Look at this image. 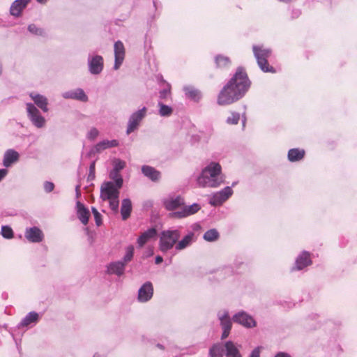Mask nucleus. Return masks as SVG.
I'll use <instances>...</instances> for the list:
<instances>
[{"label":"nucleus","mask_w":357,"mask_h":357,"mask_svg":"<svg viewBox=\"0 0 357 357\" xmlns=\"http://www.w3.org/2000/svg\"><path fill=\"white\" fill-rule=\"evenodd\" d=\"M157 231L155 228H150L143 232L137 238V244L139 248L143 247L151 239L156 236Z\"/></svg>","instance_id":"nucleus-17"},{"label":"nucleus","mask_w":357,"mask_h":357,"mask_svg":"<svg viewBox=\"0 0 357 357\" xmlns=\"http://www.w3.org/2000/svg\"><path fill=\"white\" fill-rule=\"evenodd\" d=\"M233 320L234 322L238 323L248 328L254 327L256 325L254 319L244 312L236 314L233 317Z\"/></svg>","instance_id":"nucleus-12"},{"label":"nucleus","mask_w":357,"mask_h":357,"mask_svg":"<svg viewBox=\"0 0 357 357\" xmlns=\"http://www.w3.org/2000/svg\"><path fill=\"white\" fill-rule=\"evenodd\" d=\"M94 219L96 221V224L97 226H100L102 224V215L100 213L99 214H95Z\"/></svg>","instance_id":"nucleus-48"},{"label":"nucleus","mask_w":357,"mask_h":357,"mask_svg":"<svg viewBox=\"0 0 357 357\" xmlns=\"http://www.w3.org/2000/svg\"><path fill=\"white\" fill-rule=\"evenodd\" d=\"M275 357H291V356L284 352H279L275 356Z\"/></svg>","instance_id":"nucleus-51"},{"label":"nucleus","mask_w":357,"mask_h":357,"mask_svg":"<svg viewBox=\"0 0 357 357\" xmlns=\"http://www.w3.org/2000/svg\"><path fill=\"white\" fill-rule=\"evenodd\" d=\"M203 238L208 242L215 241L219 238V233L215 229H211L205 232Z\"/></svg>","instance_id":"nucleus-35"},{"label":"nucleus","mask_w":357,"mask_h":357,"mask_svg":"<svg viewBox=\"0 0 357 357\" xmlns=\"http://www.w3.org/2000/svg\"><path fill=\"white\" fill-rule=\"evenodd\" d=\"M261 347H256L250 354V357H260Z\"/></svg>","instance_id":"nucleus-46"},{"label":"nucleus","mask_w":357,"mask_h":357,"mask_svg":"<svg viewBox=\"0 0 357 357\" xmlns=\"http://www.w3.org/2000/svg\"><path fill=\"white\" fill-rule=\"evenodd\" d=\"M8 171L6 169H0V181L6 176Z\"/></svg>","instance_id":"nucleus-49"},{"label":"nucleus","mask_w":357,"mask_h":357,"mask_svg":"<svg viewBox=\"0 0 357 357\" xmlns=\"http://www.w3.org/2000/svg\"><path fill=\"white\" fill-rule=\"evenodd\" d=\"M89 68L91 74L98 75L103 68V59L101 56L96 55L89 58Z\"/></svg>","instance_id":"nucleus-11"},{"label":"nucleus","mask_w":357,"mask_h":357,"mask_svg":"<svg viewBox=\"0 0 357 357\" xmlns=\"http://www.w3.org/2000/svg\"><path fill=\"white\" fill-rule=\"evenodd\" d=\"M95 176V161H93L89 167V176L94 177Z\"/></svg>","instance_id":"nucleus-47"},{"label":"nucleus","mask_w":357,"mask_h":357,"mask_svg":"<svg viewBox=\"0 0 357 357\" xmlns=\"http://www.w3.org/2000/svg\"><path fill=\"white\" fill-rule=\"evenodd\" d=\"M184 91L185 92L186 96L188 98H190L195 101H197L201 98L200 92L197 89H196L192 86H185L184 88Z\"/></svg>","instance_id":"nucleus-33"},{"label":"nucleus","mask_w":357,"mask_h":357,"mask_svg":"<svg viewBox=\"0 0 357 357\" xmlns=\"http://www.w3.org/2000/svg\"><path fill=\"white\" fill-rule=\"evenodd\" d=\"M250 86L247 74L241 68H238L234 77L220 91L218 103L229 105L241 98Z\"/></svg>","instance_id":"nucleus-1"},{"label":"nucleus","mask_w":357,"mask_h":357,"mask_svg":"<svg viewBox=\"0 0 357 357\" xmlns=\"http://www.w3.org/2000/svg\"><path fill=\"white\" fill-rule=\"evenodd\" d=\"M39 320V315L36 312H31L19 324L20 327L29 326L31 324H36Z\"/></svg>","instance_id":"nucleus-27"},{"label":"nucleus","mask_w":357,"mask_h":357,"mask_svg":"<svg viewBox=\"0 0 357 357\" xmlns=\"http://www.w3.org/2000/svg\"><path fill=\"white\" fill-rule=\"evenodd\" d=\"M170 93V86L167 85V88L160 91V98L165 99Z\"/></svg>","instance_id":"nucleus-44"},{"label":"nucleus","mask_w":357,"mask_h":357,"mask_svg":"<svg viewBox=\"0 0 357 357\" xmlns=\"http://www.w3.org/2000/svg\"><path fill=\"white\" fill-rule=\"evenodd\" d=\"M146 114V107H145L132 114L128 123L127 134L132 132L138 128L140 122L145 117Z\"/></svg>","instance_id":"nucleus-7"},{"label":"nucleus","mask_w":357,"mask_h":357,"mask_svg":"<svg viewBox=\"0 0 357 357\" xmlns=\"http://www.w3.org/2000/svg\"><path fill=\"white\" fill-rule=\"evenodd\" d=\"M199 225L198 224H196V225H195L193 226V229H197V228H199Z\"/></svg>","instance_id":"nucleus-56"},{"label":"nucleus","mask_w":357,"mask_h":357,"mask_svg":"<svg viewBox=\"0 0 357 357\" xmlns=\"http://www.w3.org/2000/svg\"><path fill=\"white\" fill-rule=\"evenodd\" d=\"M63 97L65 98L75 99L83 102H86L88 100L87 96L82 89H77L73 91L65 92L63 94Z\"/></svg>","instance_id":"nucleus-19"},{"label":"nucleus","mask_w":357,"mask_h":357,"mask_svg":"<svg viewBox=\"0 0 357 357\" xmlns=\"http://www.w3.org/2000/svg\"><path fill=\"white\" fill-rule=\"evenodd\" d=\"M30 97L34 101L35 104L38 107H40L44 112H47L48 111L47 100L45 96L40 94L31 93L30 94Z\"/></svg>","instance_id":"nucleus-25"},{"label":"nucleus","mask_w":357,"mask_h":357,"mask_svg":"<svg viewBox=\"0 0 357 357\" xmlns=\"http://www.w3.org/2000/svg\"><path fill=\"white\" fill-rule=\"evenodd\" d=\"M162 261H163V259H162V257L161 256L158 255V256H157L155 257V262L156 264H159L162 263Z\"/></svg>","instance_id":"nucleus-52"},{"label":"nucleus","mask_w":357,"mask_h":357,"mask_svg":"<svg viewBox=\"0 0 357 357\" xmlns=\"http://www.w3.org/2000/svg\"><path fill=\"white\" fill-rule=\"evenodd\" d=\"M19 154L14 150H8L6 152L3 157V165L6 167H10L13 162L18 160Z\"/></svg>","instance_id":"nucleus-29"},{"label":"nucleus","mask_w":357,"mask_h":357,"mask_svg":"<svg viewBox=\"0 0 357 357\" xmlns=\"http://www.w3.org/2000/svg\"><path fill=\"white\" fill-rule=\"evenodd\" d=\"M226 357H242L238 348L231 341H227L225 343Z\"/></svg>","instance_id":"nucleus-22"},{"label":"nucleus","mask_w":357,"mask_h":357,"mask_svg":"<svg viewBox=\"0 0 357 357\" xmlns=\"http://www.w3.org/2000/svg\"><path fill=\"white\" fill-rule=\"evenodd\" d=\"M79 185H77L76 186V195H77V197H78L79 195H80V192H79Z\"/></svg>","instance_id":"nucleus-55"},{"label":"nucleus","mask_w":357,"mask_h":357,"mask_svg":"<svg viewBox=\"0 0 357 357\" xmlns=\"http://www.w3.org/2000/svg\"><path fill=\"white\" fill-rule=\"evenodd\" d=\"M77 216L81 222L86 225L88 224L90 213L83 204L79 202H77Z\"/></svg>","instance_id":"nucleus-20"},{"label":"nucleus","mask_w":357,"mask_h":357,"mask_svg":"<svg viewBox=\"0 0 357 357\" xmlns=\"http://www.w3.org/2000/svg\"><path fill=\"white\" fill-rule=\"evenodd\" d=\"M1 234L6 238H11L13 236V231L9 226H2Z\"/></svg>","instance_id":"nucleus-40"},{"label":"nucleus","mask_w":357,"mask_h":357,"mask_svg":"<svg viewBox=\"0 0 357 357\" xmlns=\"http://www.w3.org/2000/svg\"><path fill=\"white\" fill-rule=\"evenodd\" d=\"M240 115L238 113L233 112L231 116L227 119V123L229 124L235 125L238 123Z\"/></svg>","instance_id":"nucleus-41"},{"label":"nucleus","mask_w":357,"mask_h":357,"mask_svg":"<svg viewBox=\"0 0 357 357\" xmlns=\"http://www.w3.org/2000/svg\"><path fill=\"white\" fill-rule=\"evenodd\" d=\"M159 109V114L161 116H169L173 112V109L171 107L164 105L161 102H158Z\"/></svg>","instance_id":"nucleus-36"},{"label":"nucleus","mask_w":357,"mask_h":357,"mask_svg":"<svg viewBox=\"0 0 357 357\" xmlns=\"http://www.w3.org/2000/svg\"><path fill=\"white\" fill-rule=\"evenodd\" d=\"M28 116L32 123L37 128H43L45 124V119L40 114L38 109L32 104H26Z\"/></svg>","instance_id":"nucleus-6"},{"label":"nucleus","mask_w":357,"mask_h":357,"mask_svg":"<svg viewBox=\"0 0 357 357\" xmlns=\"http://www.w3.org/2000/svg\"><path fill=\"white\" fill-rule=\"evenodd\" d=\"M304 155L305 151L303 150L292 149L288 152V159L291 162L298 161L301 160L304 157Z\"/></svg>","instance_id":"nucleus-32"},{"label":"nucleus","mask_w":357,"mask_h":357,"mask_svg":"<svg viewBox=\"0 0 357 357\" xmlns=\"http://www.w3.org/2000/svg\"><path fill=\"white\" fill-rule=\"evenodd\" d=\"M126 167V162L120 159L113 160V169L115 171L121 172Z\"/></svg>","instance_id":"nucleus-39"},{"label":"nucleus","mask_w":357,"mask_h":357,"mask_svg":"<svg viewBox=\"0 0 357 357\" xmlns=\"http://www.w3.org/2000/svg\"><path fill=\"white\" fill-rule=\"evenodd\" d=\"M158 347L159 348H160V349H162V345H160V344H158Z\"/></svg>","instance_id":"nucleus-58"},{"label":"nucleus","mask_w":357,"mask_h":357,"mask_svg":"<svg viewBox=\"0 0 357 357\" xmlns=\"http://www.w3.org/2000/svg\"><path fill=\"white\" fill-rule=\"evenodd\" d=\"M25 237L30 242L39 243L42 241L43 234L39 228L33 227L26 229Z\"/></svg>","instance_id":"nucleus-14"},{"label":"nucleus","mask_w":357,"mask_h":357,"mask_svg":"<svg viewBox=\"0 0 357 357\" xmlns=\"http://www.w3.org/2000/svg\"><path fill=\"white\" fill-rule=\"evenodd\" d=\"M310 264H311L310 253L307 252H303L296 260V269L302 270Z\"/></svg>","instance_id":"nucleus-23"},{"label":"nucleus","mask_w":357,"mask_h":357,"mask_svg":"<svg viewBox=\"0 0 357 357\" xmlns=\"http://www.w3.org/2000/svg\"><path fill=\"white\" fill-rule=\"evenodd\" d=\"M196 241V236L194 232L190 231L187 235L183 236V238L177 241L176 244L175 249L177 251H181L191 245Z\"/></svg>","instance_id":"nucleus-15"},{"label":"nucleus","mask_w":357,"mask_h":357,"mask_svg":"<svg viewBox=\"0 0 357 357\" xmlns=\"http://www.w3.org/2000/svg\"><path fill=\"white\" fill-rule=\"evenodd\" d=\"M153 289L152 284L147 282L144 284L138 291V299L141 302H146L150 300L153 296Z\"/></svg>","instance_id":"nucleus-13"},{"label":"nucleus","mask_w":357,"mask_h":357,"mask_svg":"<svg viewBox=\"0 0 357 357\" xmlns=\"http://www.w3.org/2000/svg\"><path fill=\"white\" fill-rule=\"evenodd\" d=\"M114 56L115 62L114 68L118 70L122 64L125 57V47L123 43L120 40L114 43Z\"/></svg>","instance_id":"nucleus-10"},{"label":"nucleus","mask_w":357,"mask_h":357,"mask_svg":"<svg viewBox=\"0 0 357 357\" xmlns=\"http://www.w3.org/2000/svg\"><path fill=\"white\" fill-rule=\"evenodd\" d=\"M142 172L145 176L148 177L153 181H157L160 178V172L157 171L155 168H153L151 166H148V165L142 166Z\"/></svg>","instance_id":"nucleus-24"},{"label":"nucleus","mask_w":357,"mask_h":357,"mask_svg":"<svg viewBox=\"0 0 357 357\" xmlns=\"http://www.w3.org/2000/svg\"><path fill=\"white\" fill-rule=\"evenodd\" d=\"M225 353V345L215 344L211 347L209 350L211 357H222Z\"/></svg>","instance_id":"nucleus-31"},{"label":"nucleus","mask_w":357,"mask_h":357,"mask_svg":"<svg viewBox=\"0 0 357 357\" xmlns=\"http://www.w3.org/2000/svg\"><path fill=\"white\" fill-rule=\"evenodd\" d=\"M54 185L53 183L50 181H46L44 183V189L47 192H50L54 190Z\"/></svg>","instance_id":"nucleus-45"},{"label":"nucleus","mask_w":357,"mask_h":357,"mask_svg":"<svg viewBox=\"0 0 357 357\" xmlns=\"http://www.w3.org/2000/svg\"><path fill=\"white\" fill-rule=\"evenodd\" d=\"M223 182L221 176V166L219 163L211 162L202 172L197 178V184L200 187L215 188Z\"/></svg>","instance_id":"nucleus-2"},{"label":"nucleus","mask_w":357,"mask_h":357,"mask_svg":"<svg viewBox=\"0 0 357 357\" xmlns=\"http://www.w3.org/2000/svg\"><path fill=\"white\" fill-rule=\"evenodd\" d=\"M121 188L112 181H105L100 186V199L102 201H107L109 208L114 212H117L119 210V190Z\"/></svg>","instance_id":"nucleus-3"},{"label":"nucleus","mask_w":357,"mask_h":357,"mask_svg":"<svg viewBox=\"0 0 357 357\" xmlns=\"http://www.w3.org/2000/svg\"><path fill=\"white\" fill-rule=\"evenodd\" d=\"M199 209V204H193L190 206H185L181 210L173 212L170 215L172 218H183L196 213Z\"/></svg>","instance_id":"nucleus-9"},{"label":"nucleus","mask_w":357,"mask_h":357,"mask_svg":"<svg viewBox=\"0 0 357 357\" xmlns=\"http://www.w3.org/2000/svg\"><path fill=\"white\" fill-rule=\"evenodd\" d=\"M215 63L218 67L224 68L230 64V60L228 57L218 55L215 57Z\"/></svg>","instance_id":"nucleus-37"},{"label":"nucleus","mask_w":357,"mask_h":357,"mask_svg":"<svg viewBox=\"0 0 357 357\" xmlns=\"http://www.w3.org/2000/svg\"><path fill=\"white\" fill-rule=\"evenodd\" d=\"M119 146V142L116 139H112V140H102L98 143L95 147L94 149L96 152L100 153L103 150H105L109 148L112 147H116Z\"/></svg>","instance_id":"nucleus-26"},{"label":"nucleus","mask_w":357,"mask_h":357,"mask_svg":"<svg viewBox=\"0 0 357 357\" xmlns=\"http://www.w3.org/2000/svg\"><path fill=\"white\" fill-rule=\"evenodd\" d=\"M230 330L229 329H223V333L222 334V339H225L228 337L229 334Z\"/></svg>","instance_id":"nucleus-50"},{"label":"nucleus","mask_w":357,"mask_h":357,"mask_svg":"<svg viewBox=\"0 0 357 357\" xmlns=\"http://www.w3.org/2000/svg\"><path fill=\"white\" fill-rule=\"evenodd\" d=\"M218 317L219 319L220 320V324L222 325V329L231 330V321L228 314V312L226 310L219 312Z\"/></svg>","instance_id":"nucleus-30"},{"label":"nucleus","mask_w":357,"mask_h":357,"mask_svg":"<svg viewBox=\"0 0 357 357\" xmlns=\"http://www.w3.org/2000/svg\"><path fill=\"white\" fill-rule=\"evenodd\" d=\"M184 204V199L181 196L170 197L164 201V205L168 211L175 210Z\"/></svg>","instance_id":"nucleus-16"},{"label":"nucleus","mask_w":357,"mask_h":357,"mask_svg":"<svg viewBox=\"0 0 357 357\" xmlns=\"http://www.w3.org/2000/svg\"><path fill=\"white\" fill-rule=\"evenodd\" d=\"M1 74V67L0 66V75Z\"/></svg>","instance_id":"nucleus-59"},{"label":"nucleus","mask_w":357,"mask_h":357,"mask_svg":"<svg viewBox=\"0 0 357 357\" xmlns=\"http://www.w3.org/2000/svg\"><path fill=\"white\" fill-rule=\"evenodd\" d=\"M91 211H92V213L93 214V216H95V214H99L100 213L98 211V210L94 208V207H92L91 208Z\"/></svg>","instance_id":"nucleus-54"},{"label":"nucleus","mask_w":357,"mask_h":357,"mask_svg":"<svg viewBox=\"0 0 357 357\" xmlns=\"http://www.w3.org/2000/svg\"><path fill=\"white\" fill-rule=\"evenodd\" d=\"M132 202L130 199H123L121 202V213L123 220H127L132 211Z\"/></svg>","instance_id":"nucleus-28"},{"label":"nucleus","mask_w":357,"mask_h":357,"mask_svg":"<svg viewBox=\"0 0 357 357\" xmlns=\"http://www.w3.org/2000/svg\"><path fill=\"white\" fill-rule=\"evenodd\" d=\"M38 2L40 3H45L47 0H36Z\"/></svg>","instance_id":"nucleus-57"},{"label":"nucleus","mask_w":357,"mask_h":357,"mask_svg":"<svg viewBox=\"0 0 357 357\" xmlns=\"http://www.w3.org/2000/svg\"><path fill=\"white\" fill-rule=\"evenodd\" d=\"M254 55L257 59V63L264 72L275 73L273 67L268 65L267 59L271 55V50L270 49L264 48L263 46L254 45L253 47Z\"/></svg>","instance_id":"nucleus-5"},{"label":"nucleus","mask_w":357,"mask_h":357,"mask_svg":"<svg viewBox=\"0 0 357 357\" xmlns=\"http://www.w3.org/2000/svg\"><path fill=\"white\" fill-rule=\"evenodd\" d=\"M91 211H92V213L93 214V216H95V214H99L100 213L98 211V210L94 208V207H92L91 208Z\"/></svg>","instance_id":"nucleus-53"},{"label":"nucleus","mask_w":357,"mask_h":357,"mask_svg":"<svg viewBox=\"0 0 357 357\" xmlns=\"http://www.w3.org/2000/svg\"><path fill=\"white\" fill-rule=\"evenodd\" d=\"M28 30L36 35H42L43 31L40 29L36 27L34 24H30L28 27Z\"/></svg>","instance_id":"nucleus-43"},{"label":"nucleus","mask_w":357,"mask_h":357,"mask_svg":"<svg viewBox=\"0 0 357 357\" xmlns=\"http://www.w3.org/2000/svg\"><path fill=\"white\" fill-rule=\"evenodd\" d=\"M126 264L122 261L112 262L107 267V272L109 274L121 275L124 273Z\"/></svg>","instance_id":"nucleus-21"},{"label":"nucleus","mask_w":357,"mask_h":357,"mask_svg":"<svg viewBox=\"0 0 357 357\" xmlns=\"http://www.w3.org/2000/svg\"><path fill=\"white\" fill-rule=\"evenodd\" d=\"M29 2L30 0H15L10 6V14L15 17L20 16L22 10Z\"/></svg>","instance_id":"nucleus-18"},{"label":"nucleus","mask_w":357,"mask_h":357,"mask_svg":"<svg viewBox=\"0 0 357 357\" xmlns=\"http://www.w3.org/2000/svg\"><path fill=\"white\" fill-rule=\"evenodd\" d=\"M99 135V131L96 128H92L87 133V138L90 140H94Z\"/></svg>","instance_id":"nucleus-42"},{"label":"nucleus","mask_w":357,"mask_h":357,"mask_svg":"<svg viewBox=\"0 0 357 357\" xmlns=\"http://www.w3.org/2000/svg\"><path fill=\"white\" fill-rule=\"evenodd\" d=\"M134 255V247L133 245H129L126 248V255L123 257V261L126 264L132 259Z\"/></svg>","instance_id":"nucleus-38"},{"label":"nucleus","mask_w":357,"mask_h":357,"mask_svg":"<svg viewBox=\"0 0 357 357\" xmlns=\"http://www.w3.org/2000/svg\"><path fill=\"white\" fill-rule=\"evenodd\" d=\"M109 178L114 181V184L116 185L119 188H121L123 185V178L121 175L120 174V172L115 171L112 169L109 174Z\"/></svg>","instance_id":"nucleus-34"},{"label":"nucleus","mask_w":357,"mask_h":357,"mask_svg":"<svg viewBox=\"0 0 357 357\" xmlns=\"http://www.w3.org/2000/svg\"><path fill=\"white\" fill-rule=\"evenodd\" d=\"M233 194L231 187H225L223 190L215 193L210 199L209 203L212 206H218L225 202Z\"/></svg>","instance_id":"nucleus-8"},{"label":"nucleus","mask_w":357,"mask_h":357,"mask_svg":"<svg viewBox=\"0 0 357 357\" xmlns=\"http://www.w3.org/2000/svg\"><path fill=\"white\" fill-rule=\"evenodd\" d=\"M181 237V231L178 229H167L161 232L159 247L162 252H166L176 246Z\"/></svg>","instance_id":"nucleus-4"}]
</instances>
